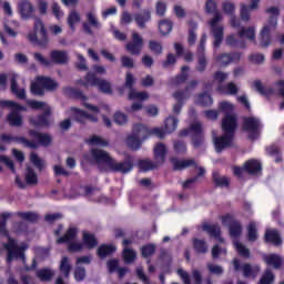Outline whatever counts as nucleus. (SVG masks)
Returning <instances> with one entry per match:
<instances>
[{"instance_id":"37998d69","label":"nucleus","mask_w":284,"mask_h":284,"mask_svg":"<svg viewBox=\"0 0 284 284\" xmlns=\"http://www.w3.org/2000/svg\"><path fill=\"white\" fill-rule=\"evenodd\" d=\"M72 271V264H70V258L62 257L60 262V272L68 278L70 276V272Z\"/></svg>"},{"instance_id":"bf43d9fd","label":"nucleus","mask_w":284,"mask_h":284,"mask_svg":"<svg viewBox=\"0 0 284 284\" xmlns=\"http://www.w3.org/2000/svg\"><path fill=\"white\" fill-rule=\"evenodd\" d=\"M173 149L178 154H185L187 152V145L181 140L173 142Z\"/></svg>"},{"instance_id":"72a5a7b5","label":"nucleus","mask_w":284,"mask_h":284,"mask_svg":"<svg viewBox=\"0 0 284 284\" xmlns=\"http://www.w3.org/2000/svg\"><path fill=\"white\" fill-rule=\"evenodd\" d=\"M50 57L53 63H58L60 65L68 63V53L65 51H51Z\"/></svg>"},{"instance_id":"c85d7f7f","label":"nucleus","mask_w":284,"mask_h":284,"mask_svg":"<svg viewBox=\"0 0 284 284\" xmlns=\"http://www.w3.org/2000/svg\"><path fill=\"white\" fill-rule=\"evenodd\" d=\"M17 79H19V75H17L16 73L10 74L11 92L12 94H16L18 99H26V89H19V85L17 84Z\"/></svg>"},{"instance_id":"052dcab7","label":"nucleus","mask_w":284,"mask_h":284,"mask_svg":"<svg viewBox=\"0 0 284 284\" xmlns=\"http://www.w3.org/2000/svg\"><path fill=\"white\" fill-rule=\"evenodd\" d=\"M187 72H190V67H182L181 74L175 78V85H179V83H185V81H187Z\"/></svg>"},{"instance_id":"aec40b11","label":"nucleus","mask_w":284,"mask_h":284,"mask_svg":"<svg viewBox=\"0 0 284 284\" xmlns=\"http://www.w3.org/2000/svg\"><path fill=\"white\" fill-rule=\"evenodd\" d=\"M43 112L44 113L38 118H30L31 125H34V128H48V125L52 123V118L50 116L51 109L45 108Z\"/></svg>"},{"instance_id":"0eeeda50","label":"nucleus","mask_w":284,"mask_h":284,"mask_svg":"<svg viewBox=\"0 0 284 284\" xmlns=\"http://www.w3.org/2000/svg\"><path fill=\"white\" fill-rule=\"evenodd\" d=\"M28 248V244L20 243L9 237V242L4 244V250L8 252L7 263H12L14 258H21L22 263H26V250Z\"/></svg>"},{"instance_id":"4d7b16f0","label":"nucleus","mask_w":284,"mask_h":284,"mask_svg":"<svg viewBox=\"0 0 284 284\" xmlns=\"http://www.w3.org/2000/svg\"><path fill=\"white\" fill-rule=\"evenodd\" d=\"M274 273L272 271L266 270L262 277L260 278V282L257 284H273L274 283Z\"/></svg>"},{"instance_id":"680f3d73","label":"nucleus","mask_w":284,"mask_h":284,"mask_svg":"<svg viewBox=\"0 0 284 284\" xmlns=\"http://www.w3.org/2000/svg\"><path fill=\"white\" fill-rule=\"evenodd\" d=\"M190 26H191V28L189 30L187 43H189V45H194V43H196V31L195 30H196L197 26H196V23H191Z\"/></svg>"},{"instance_id":"473e14b6","label":"nucleus","mask_w":284,"mask_h":284,"mask_svg":"<svg viewBox=\"0 0 284 284\" xmlns=\"http://www.w3.org/2000/svg\"><path fill=\"white\" fill-rule=\"evenodd\" d=\"M240 39H248V41H256V29L253 27L242 28L239 31Z\"/></svg>"},{"instance_id":"ddd939ff","label":"nucleus","mask_w":284,"mask_h":284,"mask_svg":"<svg viewBox=\"0 0 284 284\" xmlns=\"http://www.w3.org/2000/svg\"><path fill=\"white\" fill-rule=\"evenodd\" d=\"M134 75L132 73L128 72L125 78V87L130 89L129 92V99L134 100L138 99L139 101H148L150 99V95L148 92H139L134 89H132V85H134Z\"/></svg>"},{"instance_id":"603ef678","label":"nucleus","mask_w":284,"mask_h":284,"mask_svg":"<svg viewBox=\"0 0 284 284\" xmlns=\"http://www.w3.org/2000/svg\"><path fill=\"white\" fill-rule=\"evenodd\" d=\"M27 105L31 108L32 110H43L45 111V108H50L45 102L37 101V100H28Z\"/></svg>"},{"instance_id":"a211bd4d","label":"nucleus","mask_w":284,"mask_h":284,"mask_svg":"<svg viewBox=\"0 0 284 284\" xmlns=\"http://www.w3.org/2000/svg\"><path fill=\"white\" fill-rule=\"evenodd\" d=\"M261 121L256 118H245L244 119V130L248 132L250 139H256L258 132H261Z\"/></svg>"},{"instance_id":"cd10ccee","label":"nucleus","mask_w":284,"mask_h":284,"mask_svg":"<svg viewBox=\"0 0 284 284\" xmlns=\"http://www.w3.org/2000/svg\"><path fill=\"white\" fill-rule=\"evenodd\" d=\"M201 227L204 232H207L210 236H214V239H217L220 243H223V237H221V227H219V225L204 223Z\"/></svg>"},{"instance_id":"2f4dec72","label":"nucleus","mask_w":284,"mask_h":284,"mask_svg":"<svg viewBox=\"0 0 284 284\" xmlns=\"http://www.w3.org/2000/svg\"><path fill=\"white\" fill-rule=\"evenodd\" d=\"M263 261L264 263H266V265H272L273 267H275V270H278V267H281L283 263V260L281 258V256L276 254L264 255Z\"/></svg>"},{"instance_id":"2eb2a0df","label":"nucleus","mask_w":284,"mask_h":284,"mask_svg":"<svg viewBox=\"0 0 284 284\" xmlns=\"http://www.w3.org/2000/svg\"><path fill=\"white\" fill-rule=\"evenodd\" d=\"M233 172L235 176H243L245 172H248V174H258L261 172V162L256 160H250L244 164V168L235 166L233 169Z\"/></svg>"},{"instance_id":"a19ab883","label":"nucleus","mask_w":284,"mask_h":284,"mask_svg":"<svg viewBox=\"0 0 284 284\" xmlns=\"http://www.w3.org/2000/svg\"><path fill=\"white\" fill-rule=\"evenodd\" d=\"M193 248L197 254H206L207 243L204 240L193 239Z\"/></svg>"},{"instance_id":"423d86ee","label":"nucleus","mask_w":284,"mask_h":284,"mask_svg":"<svg viewBox=\"0 0 284 284\" xmlns=\"http://www.w3.org/2000/svg\"><path fill=\"white\" fill-rule=\"evenodd\" d=\"M57 88H59V82L47 77H38L36 81L31 83V92L36 97H43V94H45L43 90L54 92Z\"/></svg>"},{"instance_id":"f3484780","label":"nucleus","mask_w":284,"mask_h":284,"mask_svg":"<svg viewBox=\"0 0 284 284\" xmlns=\"http://www.w3.org/2000/svg\"><path fill=\"white\" fill-rule=\"evenodd\" d=\"M207 41V36H202L201 41H200V45L197 48V65H196V70L197 72H205V68H207V60L205 59V43Z\"/></svg>"},{"instance_id":"f257e3e1","label":"nucleus","mask_w":284,"mask_h":284,"mask_svg":"<svg viewBox=\"0 0 284 284\" xmlns=\"http://www.w3.org/2000/svg\"><path fill=\"white\" fill-rule=\"evenodd\" d=\"M220 112H223L224 114L222 120L224 135L219 138L216 136V132L213 131V143L217 153L234 145V132L236 131V128H239L236 114H234V104L227 101L221 102Z\"/></svg>"},{"instance_id":"0e129e2a","label":"nucleus","mask_w":284,"mask_h":284,"mask_svg":"<svg viewBox=\"0 0 284 284\" xmlns=\"http://www.w3.org/2000/svg\"><path fill=\"white\" fill-rule=\"evenodd\" d=\"M30 161L36 168H38V170H42L43 168H45V162H43V160H41V158H39L37 153H31Z\"/></svg>"},{"instance_id":"13d9d810","label":"nucleus","mask_w":284,"mask_h":284,"mask_svg":"<svg viewBox=\"0 0 284 284\" xmlns=\"http://www.w3.org/2000/svg\"><path fill=\"white\" fill-rule=\"evenodd\" d=\"M124 263H134V258H136V252L134 250L124 247L123 251Z\"/></svg>"},{"instance_id":"c9c22d12","label":"nucleus","mask_w":284,"mask_h":284,"mask_svg":"<svg viewBox=\"0 0 284 284\" xmlns=\"http://www.w3.org/2000/svg\"><path fill=\"white\" fill-rule=\"evenodd\" d=\"M176 128H179V119L174 116H169L164 121V130L166 134H172V132H174Z\"/></svg>"},{"instance_id":"5fc2aeb1","label":"nucleus","mask_w":284,"mask_h":284,"mask_svg":"<svg viewBox=\"0 0 284 284\" xmlns=\"http://www.w3.org/2000/svg\"><path fill=\"white\" fill-rule=\"evenodd\" d=\"M226 45H231L232 48H245V41L236 40V36L231 34L226 38Z\"/></svg>"},{"instance_id":"864d4df0","label":"nucleus","mask_w":284,"mask_h":284,"mask_svg":"<svg viewBox=\"0 0 284 284\" xmlns=\"http://www.w3.org/2000/svg\"><path fill=\"white\" fill-rule=\"evenodd\" d=\"M195 103H197V105H212L213 101H212V97H210V94L207 93H202L200 95H197Z\"/></svg>"},{"instance_id":"6e6552de","label":"nucleus","mask_w":284,"mask_h":284,"mask_svg":"<svg viewBox=\"0 0 284 284\" xmlns=\"http://www.w3.org/2000/svg\"><path fill=\"white\" fill-rule=\"evenodd\" d=\"M34 32L28 36L31 43H37L40 48H45L48 45V31H45V24L39 18L34 19Z\"/></svg>"},{"instance_id":"412c9836","label":"nucleus","mask_w":284,"mask_h":284,"mask_svg":"<svg viewBox=\"0 0 284 284\" xmlns=\"http://www.w3.org/2000/svg\"><path fill=\"white\" fill-rule=\"evenodd\" d=\"M132 40L133 41L129 42L125 47L128 52H130V54H141V50H143V37L133 32Z\"/></svg>"},{"instance_id":"39448f33","label":"nucleus","mask_w":284,"mask_h":284,"mask_svg":"<svg viewBox=\"0 0 284 284\" xmlns=\"http://www.w3.org/2000/svg\"><path fill=\"white\" fill-rule=\"evenodd\" d=\"M84 108H87V110H90V112L93 113L90 114L85 113V111L80 110L78 108H71L72 119H75L78 123H85L87 121H91V123H98L99 116L97 114L99 113V106L84 102Z\"/></svg>"},{"instance_id":"b1692460","label":"nucleus","mask_w":284,"mask_h":284,"mask_svg":"<svg viewBox=\"0 0 284 284\" xmlns=\"http://www.w3.org/2000/svg\"><path fill=\"white\" fill-rule=\"evenodd\" d=\"M196 85H199V81L192 80L186 87V90L178 91L173 94L174 99L178 101H187V99L192 97V90H194Z\"/></svg>"},{"instance_id":"e2e57ef3","label":"nucleus","mask_w":284,"mask_h":284,"mask_svg":"<svg viewBox=\"0 0 284 284\" xmlns=\"http://www.w3.org/2000/svg\"><path fill=\"white\" fill-rule=\"evenodd\" d=\"M113 121L116 125H125L128 123V115L123 112H115L113 115Z\"/></svg>"},{"instance_id":"a18cd8bd","label":"nucleus","mask_w":284,"mask_h":284,"mask_svg":"<svg viewBox=\"0 0 284 284\" xmlns=\"http://www.w3.org/2000/svg\"><path fill=\"white\" fill-rule=\"evenodd\" d=\"M114 252H116V247L112 245H102L98 248L100 258H105V256H110V254H114Z\"/></svg>"},{"instance_id":"5701e85b","label":"nucleus","mask_w":284,"mask_h":284,"mask_svg":"<svg viewBox=\"0 0 284 284\" xmlns=\"http://www.w3.org/2000/svg\"><path fill=\"white\" fill-rule=\"evenodd\" d=\"M18 10L22 19H30L34 14V6L28 0H22L18 4Z\"/></svg>"},{"instance_id":"de8ad7c7","label":"nucleus","mask_w":284,"mask_h":284,"mask_svg":"<svg viewBox=\"0 0 284 284\" xmlns=\"http://www.w3.org/2000/svg\"><path fill=\"white\" fill-rule=\"evenodd\" d=\"M26 181L28 185H37L38 183L37 173L30 166H27Z\"/></svg>"},{"instance_id":"338daca9","label":"nucleus","mask_w":284,"mask_h":284,"mask_svg":"<svg viewBox=\"0 0 284 284\" xmlns=\"http://www.w3.org/2000/svg\"><path fill=\"white\" fill-rule=\"evenodd\" d=\"M234 247L237 250V252H239V254H241V256H244L245 258H247L250 256V250H247L241 242L235 241Z\"/></svg>"},{"instance_id":"dca6fc26","label":"nucleus","mask_w":284,"mask_h":284,"mask_svg":"<svg viewBox=\"0 0 284 284\" xmlns=\"http://www.w3.org/2000/svg\"><path fill=\"white\" fill-rule=\"evenodd\" d=\"M134 169V164L132 163V158H126L122 162H116V160H112L109 166L111 172H120L121 174H128V172H132Z\"/></svg>"},{"instance_id":"09e8293b","label":"nucleus","mask_w":284,"mask_h":284,"mask_svg":"<svg viewBox=\"0 0 284 284\" xmlns=\"http://www.w3.org/2000/svg\"><path fill=\"white\" fill-rule=\"evenodd\" d=\"M139 165H140V170H142L143 172H148L150 170H154L155 168H159V165L161 164L158 162L153 163L150 160H141L139 162Z\"/></svg>"},{"instance_id":"8fccbe9b","label":"nucleus","mask_w":284,"mask_h":284,"mask_svg":"<svg viewBox=\"0 0 284 284\" xmlns=\"http://www.w3.org/2000/svg\"><path fill=\"white\" fill-rule=\"evenodd\" d=\"M83 242L89 250L97 247V237H94L92 234L88 232H83Z\"/></svg>"},{"instance_id":"1a4fd4ad","label":"nucleus","mask_w":284,"mask_h":284,"mask_svg":"<svg viewBox=\"0 0 284 284\" xmlns=\"http://www.w3.org/2000/svg\"><path fill=\"white\" fill-rule=\"evenodd\" d=\"M148 139V129L143 124H135L133 128V134L126 139V145L131 150H139L141 148V141Z\"/></svg>"},{"instance_id":"bb28decb","label":"nucleus","mask_w":284,"mask_h":284,"mask_svg":"<svg viewBox=\"0 0 284 284\" xmlns=\"http://www.w3.org/2000/svg\"><path fill=\"white\" fill-rule=\"evenodd\" d=\"M241 270L245 278H256V276H258V272H261V267L258 265L252 266L251 264H243Z\"/></svg>"},{"instance_id":"3c124183","label":"nucleus","mask_w":284,"mask_h":284,"mask_svg":"<svg viewBox=\"0 0 284 284\" xmlns=\"http://www.w3.org/2000/svg\"><path fill=\"white\" fill-rule=\"evenodd\" d=\"M88 143L90 145H101L102 148H108V145H109L108 140H105L99 135H92L91 138H89Z\"/></svg>"},{"instance_id":"79ce46f5","label":"nucleus","mask_w":284,"mask_h":284,"mask_svg":"<svg viewBox=\"0 0 284 284\" xmlns=\"http://www.w3.org/2000/svg\"><path fill=\"white\" fill-rule=\"evenodd\" d=\"M74 239H77V229L71 227L67 231L64 236L57 240V243H71V241H74Z\"/></svg>"},{"instance_id":"6e6d98bb","label":"nucleus","mask_w":284,"mask_h":284,"mask_svg":"<svg viewBox=\"0 0 284 284\" xmlns=\"http://www.w3.org/2000/svg\"><path fill=\"white\" fill-rule=\"evenodd\" d=\"M161 34H170L172 32V22L170 20H162L159 23Z\"/></svg>"},{"instance_id":"e433bc0d","label":"nucleus","mask_w":284,"mask_h":284,"mask_svg":"<svg viewBox=\"0 0 284 284\" xmlns=\"http://www.w3.org/2000/svg\"><path fill=\"white\" fill-rule=\"evenodd\" d=\"M239 59H241L239 53H234L233 55L230 53H224L217 58V61L221 63V65H229V63H232V61H239Z\"/></svg>"},{"instance_id":"69168bd1","label":"nucleus","mask_w":284,"mask_h":284,"mask_svg":"<svg viewBox=\"0 0 284 284\" xmlns=\"http://www.w3.org/2000/svg\"><path fill=\"white\" fill-rule=\"evenodd\" d=\"M155 251H156V246L154 244H149V245L142 246L141 248L142 256L144 258H148V256H152V254H154Z\"/></svg>"},{"instance_id":"393cba45","label":"nucleus","mask_w":284,"mask_h":284,"mask_svg":"<svg viewBox=\"0 0 284 284\" xmlns=\"http://www.w3.org/2000/svg\"><path fill=\"white\" fill-rule=\"evenodd\" d=\"M171 163L175 171H182L187 168H192V165H196V161L194 159L179 160L178 158H172Z\"/></svg>"},{"instance_id":"774afa93","label":"nucleus","mask_w":284,"mask_h":284,"mask_svg":"<svg viewBox=\"0 0 284 284\" xmlns=\"http://www.w3.org/2000/svg\"><path fill=\"white\" fill-rule=\"evenodd\" d=\"M178 276H180L183 284H192V282L190 281V273H187L185 270L179 268Z\"/></svg>"},{"instance_id":"c03bdc74","label":"nucleus","mask_w":284,"mask_h":284,"mask_svg":"<svg viewBox=\"0 0 284 284\" xmlns=\"http://www.w3.org/2000/svg\"><path fill=\"white\" fill-rule=\"evenodd\" d=\"M150 19H152L150 11H144L143 13L135 16V22L139 26V28H145V23H148Z\"/></svg>"},{"instance_id":"7c9ffc66","label":"nucleus","mask_w":284,"mask_h":284,"mask_svg":"<svg viewBox=\"0 0 284 284\" xmlns=\"http://www.w3.org/2000/svg\"><path fill=\"white\" fill-rule=\"evenodd\" d=\"M54 271L52 268H41L37 271L36 276L37 278H40L42 282L48 283L52 278H54Z\"/></svg>"},{"instance_id":"f8f14e48","label":"nucleus","mask_w":284,"mask_h":284,"mask_svg":"<svg viewBox=\"0 0 284 284\" xmlns=\"http://www.w3.org/2000/svg\"><path fill=\"white\" fill-rule=\"evenodd\" d=\"M223 19L221 13H216L215 17L210 22L212 28V34L214 37V48H219L223 41V27L219 26V21Z\"/></svg>"},{"instance_id":"9b49d317","label":"nucleus","mask_w":284,"mask_h":284,"mask_svg":"<svg viewBox=\"0 0 284 284\" xmlns=\"http://www.w3.org/2000/svg\"><path fill=\"white\" fill-rule=\"evenodd\" d=\"M80 83L88 88V85H97L101 92H104L105 94H110L112 92V85L106 80L97 78V75L92 72H88L85 75V81L80 80Z\"/></svg>"},{"instance_id":"7ed1b4c3","label":"nucleus","mask_w":284,"mask_h":284,"mask_svg":"<svg viewBox=\"0 0 284 284\" xmlns=\"http://www.w3.org/2000/svg\"><path fill=\"white\" fill-rule=\"evenodd\" d=\"M266 13L270 14V20L261 31L260 43L262 48H267L270 43H272L270 32H272V30H276V26H278V16L281 14L276 7L266 9Z\"/></svg>"},{"instance_id":"f03ea898","label":"nucleus","mask_w":284,"mask_h":284,"mask_svg":"<svg viewBox=\"0 0 284 284\" xmlns=\"http://www.w3.org/2000/svg\"><path fill=\"white\" fill-rule=\"evenodd\" d=\"M29 134L30 136H33L36 141H29L26 138H14L6 134L1 135V141L4 143H21L26 148H31V150L39 148V143H41V145H50V143H52V138L48 134H42L37 131H30Z\"/></svg>"},{"instance_id":"4c0bfd02","label":"nucleus","mask_w":284,"mask_h":284,"mask_svg":"<svg viewBox=\"0 0 284 284\" xmlns=\"http://www.w3.org/2000/svg\"><path fill=\"white\" fill-rule=\"evenodd\" d=\"M247 239L252 243H254V241L258 239V230H257L256 222L254 221H251L247 225Z\"/></svg>"},{"instance_id":"4468645a","label":"nucleus","mask_w":284,"mask_h":284,"mask_svg":"<svg viewBox=\"0 0 284 284\" xmlns=\"http://www.w3.org/2000/svg\"><path fill=\"white\" fill-rule=\"evenodd\" d=\"M223 225L230 226V235L233 239H239L243 234V226L241 222L234 221V217L230 214H226L222 217Z\"/></svg>"},{"instance_id":"9d476101","label":"nucleus","mask_w":284,"mask_h":284,"mask_svg":"<svg viewBox=\"0 0 284 284\" xmlns=\"http://www.w3.org/2000/svg\"><path fill=\"white\" fill-rule=\"evenodd\" d=\"M180 136H191L193 148H201L203 143V124L195 122L189 129L180 132Z\"/></svg>"},{"instance_id":"f704fd0d","label":"nucleus","mask_w":284,"mask_h":284,"mask_svg":"<svg viewBox=\"0 0 284 284\" xmlns=\"http://www.w3.org/2000/svg\"><path fill=\"white\" fill-rule=\"evenodd\" d=\"M265 241L267 243H273V245H281V235H278V231L276 230H266Z\"/></svg>"},{"instance_id":"6ab92c4d","label":"nucleus","mask_w":284,"mask_h":284,"mask_svg":"<svg viewBox=\"0 0 284 284\" xmlns=\"http://www.w3.org/2000/svg\"><path fill=\"white\" fill-rule=\"evenodd\" d=\"M91 154L98 165L104 164L106 168H110V164L113 161V158L110 155V153L101 149L92 150Z\"/></svg>"},{"instance_id":"58836bf2","label":"nucleus","mask_w":284,"mask_h":284,"mask_svg":"<svg viewBox=\"0 0 284 284\" xmlns=\"http://www.w3.org/2000/svg\"><path fill=\"white\" fill-rule=\"evenodd\" d=\"M255 90L257 92H260V94H263L264 97H274L275 94V91L274 89L272 88H264L263 87V83H261V81L256 80L254 83H253Z\"/></svg>"},{"instance_id":"4be33fe9","label":"nucleus","mask_w":284,"mask_h":284,"mask_svg":"<svg viewBox=\"0 0 284 284\" xmlns=\"http://www.w3.org/2000/svg\"><path fill=\"white\" fill-rule=\"evenodd\" d=\"M85 17L88 22L83 23V30L84 32H87V34H92L91 28H94L95 30H99L101 28V22H99V19H97V14L94 13V11L87 12Z\"/></svg>"},{"instance_id":"a878e982","label":"nucleus","mask_w":284,"mask_h":284,"mask_svg":"<svg viewBox=\"0 0 284 284\" xmlns=\"http://www.w3.org/2000/svg\"><path fill=\"white\" fill-rule=\"evenodd\" d=\"M153 152L156 163L163 165V163H165V154H168V146L161 142L156 143L153 149Z\"/></svg>"},{"instance_id":"c756f323","label":"nucleus","mask_w":284,"mask_h":284,"mask_svg":"<svg viewBox=\"0 0 284 284\" xmlns=\"http://www.w3.org/2000/svg\"><path fill=\"white\" fill-rule=\"evenodd\" d=\"M94 194H99V190L92 186H79L77 189V194L71 195L72 199H77V196H94Z\"/></svg>"},{"instance_id":"20e7f679","label":"nucleus","mask_w":284,"mask_h":284,"mask_svg":"<svg viewBox=\"0 0 284 284\" xmlns=\"http://www.w3.org/2000/svg\"><path fill=\"white\" fill-rule=\"evenodd\" d=\"M0 105L10 110L7 116L9 125L12 128H21L23 125V115H21V112L28 111L26 106L10 100H1Z\"/></svg>"},{"instance_id":"ea45409f","label":"nucleus","mask_w":284,"mask_h":284,"mask_svg":"<svg viewBox=\"0 0 284 284\" xmlns=\"http://www.w3.org/2000/svg\"><path fill=\"white\" fill-rule=\"evenodd\" d=\"M213 182L219 187H227V185H230V178H227L225 175H221L217 172H214L213 173Z\"/></svg>"},{"instance_id":"49530a36","label":"nucleus","mask_w":284,"mask_h":284,"mask_svg":"<svg viewBox=\"0 0 284 284\" xmlns=\"http://www.w3.org/2000/svg\"><path fill=\"white\" fill-rule=\"evenodd\" d=\"M81 22V14L77 12V10H71L68 16V24L71 28V30H74V24Z\"/></svg>"}]
</instances>
